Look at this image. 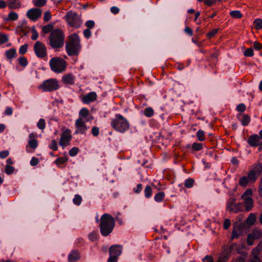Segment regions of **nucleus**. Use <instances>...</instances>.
Returning <instances> with one entry per match:
<instances>
[{"label":"nucleus","mask_w":262,"mask_h":262,"mask_svg":"<svg viewBox=\"0 0 262 262\" xmlns=\"http://www.w3.org/2000/svg\"><path fill=\"white\" fill-rule=\"evenodd\" d=\"M251 236L253 239H259L262 235V232L260 230L258 229H255L253 231V232L249 234Z\"/></svg>","instance_id":"obj_23"},{"label":"nucleus","mask_w":262,"mask_h":262,"mask_svg":"<svg viewBox=\"0 0 262 262\" xmlns=\"http://www.w3.org/2000/svg\"><path fill=\"white\" fill-rule=\"evenodd\" d=\"M260 138L257 135L251 136L248 140V143L252 146H257L260 144Z\"/></svg>","instance_id":"obj_16"},{"label":"nucleus","mask_w":262,"mask_h":262,"mask_svg":"<svg viewBox=\"0 0 262 262\" xmlns=\"http://www.w3.org/2000/svg\"><path fill=\"white\" fill-rule=\"evenodd\" d=\"M82 198L80 195L76 194L73 199V203L76 205H79L81 204Z\"/></svg>","instance_id":"obj_46"},{"label":"nucleus","mask_w":262,"mask_h":262,"mask_svg":"<svg viewBox=\"0 0 262 262\" xmlns=\"http://www.w3.org/2000/svg\"><path fill=\"white\" fill-rule=\"evenodd\" d=\"M92 134L94 137H97L99 134V129L97 126H94L92 129Z\"/></svg>","instance_id":"obj_55"},{"label":"nucleus","mask_w":262,"mask_h":262,"mask_svg":"<svg viewBox=\"0 0 262 262\" xmlns=\"http://www.w3.org/2000/svg\"><path fill=\"white\" fill-rule=\"evenodd\" d=\"M256 221V217L254 214L251 213L247 218V222L253 224Z\"/></svg>","instance_id":"obj_49"},{"label":"nucleus","mask_w":262,"mask_h":262,"mask_svg":"<svg viewBox=\"0 0 262 262\" xmlns=\"http://www.w3.org/2000/svg\"><path fill=\"white\" fill-rule=\"evenodd\" d=\"M9 152L8 150H4L0 151V158L2 159L6 158L8 156Z\"/></svg>","instance_id":"obj_62"},{"label":"nucleus","mask_w":262,"mask_h":262,"mask_svg":"<svg viewBox=\"0 0 262 262\" xmlns=\"http://www.w3.org/2000/svg\"><path fill=\"white\" fill-rule=\"evenodd\" d=\"M242 233V227L239 226L238 229L234 228L231 236V239L237 238Z\"/></svg>","instance_id":"obj_25"},{"label":"nucleus","mask_w":262,"mask_h":262,"mask_svg":"<svg viewBox=\"0 0 262 262\" xmlns=\"http://www.w3.org/2000/svg\"><path fill=\"white\" fill-rule=\"evenodd\" d=\"M203 148V143H194L192 145V149L193 151H199Z\"/></svg>","instance_id":"obj_33"},{"label":"nucleus","mask_w":262,"mask_h":262,"mask_svg":"<svg viewBox=\"0 0 262 262\" xmlns=\"http://www.w3.org/2000/svg\"><path fill=\"white\" fill-rule=\"evenodd\" d=\"M89 238L92 242L96 241L97 239V233L96 232L91 233L89 235Z\"/></svg>","instance_id":"obj_51"},{"label":"nucleus","mask_w":262,"mask_h":262,"mask_svg":"<svg viewBox=\"0 0 262 262\" xmlns=\"http://www.w3.org/2000/svg\"><path fill=\"white\" fill-rule=\"evenodd\" d=\"M75 126L77 128L75 134H84L88 127L86 125L85 122L82 118H79L76 120Z\"/></svg>","instance_id":"obj_12"},{"label":"nucleus","mask_w":262,"mask_h":262,"mask_svg":"<svg viewBox=\"0 0 262 262\" xmlns=\"http://www.w3.org/2000/svg\"><path fill=\"white\" fill-rule=\"evenodd\" d=\"M250 182L247 177L243 176L239 180V185L242 187H246Z\"/></svg>","instance_id":"obj_28"},{"label":"nucleus","mask_w":262,"mask_h":262,"mask_svg":"<svg viewBox=\"0 0 262 262\" xmlns=\"http://www.w3.org/2000/svg\"><path fill=\"white\" fill-rule=\"evenodd\" d=\"M243 116V119L242 120H241V123L242 124L244 125V126H246L247 125L250 121V117L249 115H242V114H239V115H238L237 116V117L239 118V117L240 116Z\"/></svg>","instance_id":"obj_22"},{"label":"nucleus","mask_w":262,"mask_h":262,"mask_svg":"<svg viewBox=\"0 0 262 262\" xmlns=\"http://www.w3.org/2000/svg\"><path fill=\"white\" fill-rule=\"evenodd\" d=\"M97 99V94L95 92H92L83 96L81 101L83 103L89 104L91 102L94 101Z\"/></svg>","instance_id":"obj_14"},{"label":"nucleus","mask_w":262,"mask_h":262,"mask_svg":"<svg viewBox=\"0 0 262 262\" xmlns=\"http://www.w3.org/2000/svg\"><path fill=\"white\" fill-rule=\"evenodd\" d=\"M196 137L200 141H203L205 139L204 132L202 130H199L196 134Z\"/></svg>","instance_id":"obj_36"},{"label":"nucleus","mask_w":262,"mask_h":262,"mask_svg":"<svg viewBox=\"0 0 262 262\" xmlns=\"http://www.w3.org/2000/svg\"><path fill=\"white\" fill-rule=\"evenodd\" d=\"M8 41L7 35L4 34H0V45L4 44Z\"/></svg>","instance_id":"obj_47"},{"label":"nucleus","mask_w":262,"mask_h":262,"mask_svg":"<svg viewBox=\"0 0 262 262\" xmlns=\"http://www.w3.org/2000/svg\"><path fill=\"white\" fill-rule=\"evenodd\" d=\"M230 15L233 18H240L242 17L243 15L239 11H232L230 12Z\"/></svg>","instance_id":"obj_37"},{"label":"nucleus","mask_w":262,"mask_h":262,"mask_svg":"<svg viewBox=\"0 0 262 262\" xmlns=\"http://www.w3.org/2000/svg\"><path fill=\"white\" fill-rule=\"evenodd\" d=\"M89 115V110L86 108H82L80 111H79V115L80 116V118H85L88 117Z\"/></svg>","instance_id":"obj_38"},{"label":"nucleus","mask_w":262,"mask_h":262,"mask_svg":"<svg viewBox=\"0 0 262 262\" xmlns=\"http://www.w3.org/2000/svg\"><path fill=\"white\" fill-rule=\"evenodd\" d=\"M18 14L15 12H11L9 13L7 20L14 21L18 19Z\"/></svg>","instance_id":"obj_31"},{"label":"nucleus","mask_w":262,"mask_h":262,"mask_svg":"<svg viewBox=\"0 0 262 262\" xmlns=\"http://www.w3.org/2000/svg\"><path fill=\"white\" fill-rule=\"evenodd\" d=\"M72 137L70 130L69 129H66L61 135L59 144L63 147L69 145Z\"/></svg>","instance_id":"obj_11"},{"label":"nucleus","mask_w":262,"mask_h":262,"mask_svg":"<svg viewBox=\"0 0 262 262\" xmlns=\"http://www.w3.org/2000/svg\"><path fill=\"white\" fill-rule=\"evenodd\" d=\"M253 48L257 50H261L262 49V45L257 41H255L253 43Z\"/></svg>","instance_id":"obj_60"},{"label":"nucleus","mask_w":262,"mask_h":262,"mask_svg":"<svg viewBox=\"0 0 262 262\" xmlns=\"http://www.w3.org/2000/svg\"><path fill=\"white\" fill-rule=\"evenodd\" d=\"M62 81L65 84H73L74 83V77L72 74L69 73L62 77Z\"/></svg>","instance_id":"obj_18"},{"label":"nucleus","mask_w":262,"mask_h":262,"mask_svg":"<svg viewBox=\"0 0 262 262\" xmlns=\"http://www.w3.org/2000/svg\"><path fill=\"white\" fill-rule=\"evenodd\" d=\"M68 161V158L66 157H59L55 160V163L57 165L63 164Z\"/></svg>","instance_id":"obj_43"},{"label":"nucleus","mask_w":262,"mask_h":262,"mask_svg":"<svg viewBox=\"0 0 262 262\" xmlns=\"http://www.w3.org/2000/svg\"><path fill=\"white\" fill-rule=\"evenodd\" d=\"M41 15V10L38 8H32L29 10L27 13V17L33 21L38 19Z\"/></svg>","instance_id":"obj_13"},{"label":"nucleus","mask_w":262,"mask_h":262,"mask_svg":"<svg viewBox=\"0 0 262 262\" xmlns=\"http://www.w3.org/2000/svg\"><path fill=\"white\" fill-rule=\"evenodd\" d=\"M53 28V25L48 24L42 27V31L44 34H48L54 30Z\"/></svg>","instance_id":"obj_27"},{"label":"nucleus","mask_w":262,"mask_h":262,"mask_svg":"<svg viewBox=\"0 0 262 262\" xmlns=\"http://www.w3.org/2000/svg\"><path fill=\"white\" fill-rule=\"evenodd\" d=\"M252 190L251 189H247L243 194L241 196V199L244 200L246 199H250L252 198L251 196L252 195Z\"/></svg>","instance_id":"obj_29"},{"label":"nucleus","mask_w":262,"mask_h":262,"mask_svg":"<svg viewBox=\"0 0 262 262\" xmlns=\"http://www.w3.org/2000/svg\"><path fill=\"white\" fill-rule=\"evenodd\" d=\"M64 35L63 31L59 29L52 31L49 36L48 45L53 49L62 48L64 45Z\"/></svg>","instance_id":"obj_3"},{"label":"nucleus","mask_w":262,"mask_h":262,"mask_svg":"<svg viewBox=\"0 0 262 262\" xmlns=\"http://www.w3.org/2000/svg\"><path fill=\"white\" fill-rule=\"evenodd\" d=\"M59 88V85L56 79L46 80L38 86L39 89H41L44 92H52L57 90Z\"/></svg>","instance_id":"obj_7"},{"label":"nucleus","mask_w":262,"mask_h":262,"mask_svg":"<svg viewBox=\"0 0 262 262\" xmlns=\"http://www.w3.org/2000/svg\"><path fill=\"white\" fill-rule=\"evenodd\" d=\"M255 28L257 30L262 29V19L260 18L256 19L254 21Z\"/></svg>","instance_id":"obj_41"},{"label":"nucleus","mask_w":262,"mask_h":262,"mask_svg":"<svg viewBox=\"0 0 262 262\" xmlns=\"http://www.w3.org/2000/svg\"><path fill=\"white\" fill-rule=\"evenodd\" d=\"M79 151V149L77 147H73L71 150L69 151V155L71 157L75 156L76 155Z\"/></svg>","instance_id":"obj_53"},{"label":"nucleus","mask_w":262,"mask_h":262,"mask_svg":"<svg viewBox=\"0 0 262 262\" xmlns=\"http://www.w3.org/2000/svg\"><path fill=\"white\" fill-rule=\"evenodd\" d=\"M51 18V14L49 11H47L45 12L44 13V16H43V20L45 21H48Z\"/></svg>","instance_id":"obj_56"},{"label":"nucleus","mask_w":262,"mask_h":262,"mask_svg":"<svg viewBox=\"0 0 262 262\" xmlns=\"http://www.w3.org/2000/svg\"><path fill=\"white\" fill-rule=\"evenodd\" d=\"M194 180L192 178L187 179L184 183V186L187 188L192 187L194 184Z\"/></svg>","instance_id":"obj_35"},{"label":"nucleus","mask_w":262,"mask_h":262,"mask_svg":"<svg viewBox=\"0 0 262 262\" xmlns=\"http://www.w3.org/2000/svg\"><path fill=\"white\" fill-rule=\"evenodd\" d=\"M47 0H33V3L36 7H41L46 5Z\"/></svg>","instance_id":"obj_32"},{"label":"nucleus","mask_w":262,"mask_h":262,"mask_svg":"<svg viewBox=\"0 0 262 262\" xmlns=\"http://www.w3.org/2000/svg\"><path fill=\"white\" fill-rule=\"evenodd\" d=\"M81 49L80 39L78 35L73 33L70 35L66 42V49L69 56H77Z\"/></svg>","instance_id":"obj_2"},{"label":"nucleus","mask_w":262,"mask_h":262,"mask_svg":"<svg viewBox=\"0 0 262 262\" xmlns=\"http://www.w3.org/2000/svg\"><path fill=\"white\" fill-rule=\"evenodd\" d=\"M236 110L239 112H244L246 110V105L243 103H241L237 106Z\"/></svg>","instance_id":"obj_58"},{"label":"nucleus","mask_w":262,"mask_h":262,"mask_svg":"<svg viewBox=\"0 0 262 262\" xmlns=\"http://www.w3.org/2000/svg\"><path fill=\"white\" fill-rule=\"evenodd\" d=\"M32 35L31 36V39L33 40H36L38 37V34L34 27L32 28Z\"/></svg>","instance_id":"obj_54"},{"label":"nucleus","mask_w":262,"mask_h":262,"mask_svg":"<svg viewBox=\"0 0 262 262\" xmlns=\"http://www.w3.org/2000/svg\"><path fill=\"white\" fill-rule=\"evenodd\" d=\"M246 57H251L253 55V50L252 48H248L245 50L244 53Z\"/></svg>","instance_id":"obj_50"},{"label":"nucleus","mask_w":262,"mask_h":262,"mask_svg":"<svg viewBox=\"0 0 262 262\" xmlns=\"http://www.w3.org/2000/svg\"><path fill=\"white\" fill-rule=\"evenodd\" d=\"M15 170V168L14 167L9 165H6L5 168V171L7 174H12Z\"/></svg>","instance_id":"obj_39"},{"label":"nucleus","mask_w":262,"mask_h":262,"mask_svg":"<svg viewBox=\"0 0 262 262\" xmlns=\"http://www.w3.org/2000/svg\"><path fill=\"white\" fill-rule=\"evenodd\" d=\"M83 35L86 38H89L91 35L90 29H86L84 30L83 31Z\"/></svg>","instance_id":"obj_63"},{"label":"nucleus","mask_w":262,"mask_h":262,"mask_svg":"<svg viewBox=\"0 0 262 262\" xmlns=\"http://www.w3.org/2000/svg\"><path fill=\"white\" fill-rule=\"evenodd\" d=\"M85 26L88 27V29H91L94 28L95 23L93 20H88L85 23Z\"/></svg>","instance_id":"obj_59"},{"label":"nucleus","mask_w":262,"mask_h":262,"mask_svg":"<svg viewBox=\"0 0 262 262\" xmlns=\"http://www.w3.org/2000/svg\"><path fill=\"white\" fill-rule=\"evenodd\" d=\"M154 114V110L150 107H146L144 111V115L147 117H151Z\"/></svg>","instance_id":"obj_30"},{"label":"nucleus","mask_w":262,"mask_h":262,"mask_svg":"<svg viewBox=\"0 0 262 262\" xmlns=\"http://www.w3.org/2000/svg\"><path fill=\"white\" fill-rule=\"evenodd\" d=\"M165 196V193L164 192H160L157 193L155 196V200L156 202H161Z\"/></svg>","instance_id":"obj_34"},{"label":"nucleus","mask_w":262,"mask_h":262,"mask_svg":"<svg viewBox=\"0 0 262 262\" xmlns=\"http://www.w3.org/2000/svg\"><path fill=\"white\" fill-rule=\"evenodd\" d=\"M49 65L52 71L59 73L66 70L67 62L61 57H55L51 59Z\"/></svg>","instance_id":"obj_5"},{"label":"nucleus","mask_w":262,"mask_h":262,"mask_svg":"<svg viewBox=\"0 0 262 262\" xmlns=\"http://www.w3.org/2000/svg\"><path fill=\"white\" fill-rule=\"evenodd\" d=\"M34 51L36 56L43 58L47 55V49L46 46L41 41H36L33 47Z\"/></svg>","instance_id":"obj_9"},{"label":"nucleus","mask_w":262,"mask_h":262,"mask_svg":"<svg viewBox=\"0 0 262 262\" xmlns=\"http://www.w3.org/2000/svg\"><path fill=\"white\" fill-rule=\"evenodd\" d=\"M231 225V222L229 219H226L225 220L224 224H223V227L224 229L225 230H227L229 228V227Z\"/></svg>","instance_id":"obj_57"},{"label":"nucleus","mask_w":262,"mask_h":262,"mask_svg":"<svg viewBox=\"0 0 262 262\" xmlns=\"http://www.w3.org/2000/svg\"><path fill=\"white\" fill-rule=\"evenodd\" d=\"M122 251V246L118 245H115L112 246L110 248L109 254L110 255L118 257Z\"/></svg>","instance_id":"obj_15"},{"label":"nucleus","mask_w":262,"mask_h":262,"mask_svg":"<svg viewBox=\"0 0 262 262\" xmlns=\"http://www.w3.org/2000/svg\"><path fill=\"white\" fill-rule=\"evenodd\" d=\"M8 6L10 9H18L21 6V3L19 0H9Z\"/></svg>","instance_id":"obj_19"},{"label":"nucleus","mask_w":262,"mask_h":262,"mask_svg":"<svg viewBox=\"0 0 262 262\" xmlns=\"http://www.w3.org/2000/svg\"><path fill=\"white\" fill-rule=\"evenodd\" d=\"M111 125L116 131L123 133L128 130L129 124L127 120L120 114H117L111 121Z\"/></svg>","instance_id":"obj_4"},{"label":"nucleus","mask_w":262,"mask_h":262,"mask_svg":"<svg viewBox=\"0 0 262 262\" xmlns=\"http://www.w3.org/2000/svg\"><path fill=\"white\" fill-rule=\"evenodd\" d=\"M80 253L77 250H73L68 256L69 262H75L80 259Z\"/></svg>","instance_id":"obj_17"},{"label":"nucleus","mask_w":262,"mask_h":262,"mask_svg":"<svg viewBox=\"0 0 262 262\" xmlns=\"http://www.w3.org/2000/svg\"><path fill=\"white\" fill-rule=\"evenodd\" d=\"M261 171L262 164L259 163L257 164L253 169L248 172L247 177L250 182H254L260 176Z\"/></svg>","instance_id":"obj_10"},{"label":"nucleus","mask_w":262,"mask_h":262,"mask_svg":"<svg viewBox=\"0 0 262 262\" xmlns=\"http://www.w3.org/2000/svg\"><path fill=\"white\" fill-rule=\"evenodd\" d=\"M5 55L7 58L11 60L12 58L16 56V50L15 49H11L6 52Z\"/></svg>","instance_id":"obj_21"},{"label":"nucleus","mask_w":262,"mask_h":262,"mask_svg":"<svg viewBox=\"0 0 262 262\" xmlns=\"http://www.w3.org/2000/svg\"><path fill=\"white\" fill-rule=\"evenodd\" d=\"M66 20L71 27L78 28L82 24L80 15L75 12L70 11L67 13L65 16Z\"/></svg>","instance_id":"obj_6"},{"label":"nucleus","mask_w":262,"mask_h":262,"mask_svg":"<svg viewBox=\"0 0 262 262\" xmlns=\"http://www.w3.org/2000/svg\"><path fill=\"white\" fill-rule=\"evenodd\" d=\"M145 195L147 198H150L152 195V189L149 185L145 187L144 190Z\"/></svg>","instance_id":"obj_40"},{"label":"nucleus","mask_w":262,"mask_h":262,"mask_svg":"<svg viewBox=\"0 0 262 262\" xmlns=\"http://www.w3.org/2000/svg\"><path fill=\"white\" fill-rule=\"evenodd\" d=\"M236 199L230 198L227 201V209L230 212L237 213L243 210V204L241 203H235Z\"/></svg>","instance_id":"obj_8"},{"label":"nucleus","mask_w":262,"mask_h":262,"mask_svg":"<svg viewBox=\"0 0 262 262\" xmlns=\"http://www.w3.org/2000/svg\"><path fill=\"white\" fill-rule=\"evenodd\" d=\"M114 219L109 214H103L100 217L99 228L101 234L107 236L113 231L115 227Z\"/></svg>","instance_id":"obj_1"},{"label":"nucleus","mask_w":262,"mask_h":262,"mask_svg":"<svg viewBox=\"0 0 262 262\" xmlns=\"http://www.w3.org/2000/svg\"><path fill=\"white\" fill-rule=\"evenodd\" d=\"M28 47L27 44L21 46L19 49V53L21 55L25 54L27 52Z\"/></svg>","instance_id":"obj_48"},{"label":"nucleus","mask_w":262,"mask_h":262,"mask_svg":"<svg viewBox=\"0 0 262 262\" xmlns=\"http://www.w3.org/2000/svg\"><path fill=\"white\" fill-rule=\"evenodd\" d=\"M118 257L110 255V257L107 260V262H117Z\"/></svg>","instance_id":"obj_64"},{"label":"nucleus","mask_w":262,"mask_h":262,"mask_svg":"<svg viewBox=\"0 0 262 262\" xmlns=\"http://www.w3.org/2000/svg\"><path fill=\"white\" fill-rule=\"evenodd\" d=\"M30 31V28L26 26H21L18 30L19 34L20 36H26L29 33Z\"/></svg>","instance_id":"obj_24"},{"label":"nucleus","mask_w":262,"mask_h":262,"mask_svg":"<svg viewBox=\"0 0 262 262\" xmlns=\"http://www.w3.org/2000/svg\"><path fill=\"white\" fill-rule=\"evenodd\" d=\"M37 126L39 129L41 130L44 129L46 126V122L45 119H40L39 121L37 123Z\"/></svg>","instance_id":"obj_42"},{"label":"nucleus","mask_w":262,"mask_h":262,"mask_svg":"<svg viewBox=\"0 0 262 262\" xmlns=\"http://www.w3.org/2000/svg\"><path fill=\"white\" fill-rule=\"evenodd\" d=\"M18 61L19 64L23 67H26L28 64V60L27 58L23 56L20 57L18 58Z\"/></svg>","instance_id":"obj_44"},{"label":"nucleus","mask_w":262,"mask_h":262,"mask_svg":"<svg viewBox=\"0 0 262 262\" xmlns=\"http://www.w3.org/2000/svg\"><path fill=\"white\" fill-rule=\"evenodd\" d=\"M28 145L31 148L35 149L37 147L38 142L36 139L29 140Z\"/></svg>","instance_id":"obj_45"},{"label":"nucleus","mask_w":262,"mask_h":262,"mask_svg":"<svg viewBox=\"0 0 262 262\" xmlns=\"http://www.w3.org/2000/svg\"><path fill=\"white\" fill-rule=\"evenodd\" d=\"M229 256L228 252H223L219 256L217 262H226L229 259Z\"/></svg>","instance_id":"obj_26"},{"label":"nucleus","mask_w":262,"mask_h":262,"mask_svg":"<svg viewBox=\"0 0 262 262\" xmlns=\"http://www.w3.org/2000/svg\"><path fill=\"white\" fill-rule=\"evenodd\" d=\"M219 29H213L210 32H208L207 36L209 38H211L214 36L217 32Z\"/></svg>","instance_id":"obj_61"},{"label":"nucleus","mask_w":262,"mask_h":262,"mask_svg":"<svg viewBox=\"0 0 262 262\" xmlns=\"http://www.w3.org/2000/svg\"><path fill=\"white\" fill-rule=\"evenodd\" d=\"M245 204V210L250 211L253 207V200L252 198L246 199L243 200Z\"/></svg>","instance_id":"obj_20"},{"label":"nucleus","mask_w":262,"mask_h":262,"mask_svg":"<svg viewBox=\"0 0 262 262\" xmlns=\"http://www.w3.org/2000/svg\"><path fill=\"white\" fill-rule=\"evenodd\" d=\"M50 148L54 151H56L57 150L58 146L57 142L55 140H53L51 141V143L50 145Z\"/></svg>","instance_id":"obj_52"}]
</instances>
